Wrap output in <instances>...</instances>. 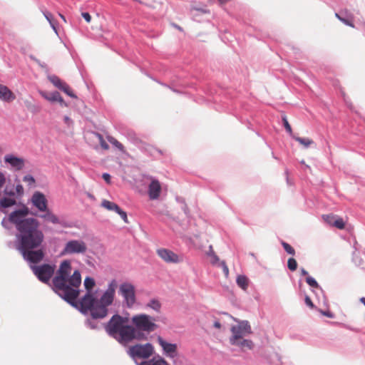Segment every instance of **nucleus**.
<instances>
[{
  "label": "nucleus",
  "instance_id": "6",
  "mask_svg": "<svg viewBox=\"0 0 365 365\" xmlns=\"http://www.w3.org/2000/svg\"><path fill=\"white\" fill-rule=\"evenodd\" d=\"M157 319L147 314H138L132 317V326L135 328V332L151 333L158 329L156 324Z\"/></svg>",
  "mask_w": 365,
  "mask_h": 365
},
{
  "label": "nucleus",
  "instance_id": "40",
  "mask_svg": "<svg viewBox=\"0 0 365 365\" xmlns=\"http://www.w3.org/2000/svg\"><path fill=\"white\" fill-rule=\"evenodd\" d=\"M6 183V176L4 173L0 171V189L2 188V187Z\"/></svg>",
  "mask_w": 365,
  "mask_h": 365
},
{
  "label": "nucleus",
  "instance_id": "36",
  "mask_svg": "<svg viewBox=\"0 0 365 365\" xmlns=\"http://www.w3.org/2000/svg\"><path fill=\"white\" fill-rule=\"evenodd\" d=\"M98 139H99V142H100V145L101 146V148L103 149V150H108L109 149V145H108V143L104 140L103 136L100 134H98Z\"/></svg>",
  "mask_w": 365,
  "mask_h": 365
},
{
  "label": "nucleus",
  "instance_id": "13",
  "mask_svg": "<svg viewBox=\"0 0 365 365\" xmlns=\"http://www.w3.org/2000/svg\"><path fill=\"white\" fill-rule=\"evenodd\" d=\"M156 252L158 257L167 263L175 264L182 260L181 257L168 249L160 248L157 250Z\"/></svg>",
  "mask_w": 365,
  "mask_h": 365
},
{
  "label": "nucleus",
  "instance_id": "14",
  "mask_svg": "<svg viewBox=\"0 0 365 365\" xmlns=\"http://www.w3.org/2000/svg\"><path fill=\"white\" fill-rule=\"evenodd\" d=\"M157 341L165 355L171 358H174L177 356V344L167 342L160 336L157 337Z\"/></svg>",
  "mask_w": 365,
  "mask_h": 365
},
{
  "label": "nucleus",
  "instance_id": "1",
  "mask_svg": "<svg viewBox=\"0 0 365 365\" xmlns=\"http://www.w3.org/2000/svg\"><path fill=\"white\" fill-rule=\"evenodd\" d=\"M28 214V208L24 207L12 212L9 217V221L15 225L19 232V250L37 249L44 240L38 221L32 217L25 218Z\"/></svg>",
  "mask_w": 365,
  "mask_h": 365
},
{
  "label": "nucleus",
  "instance_id": "46",
  "mask_svg": "<svg viewBox=\"0 0 365 365\" xmlns=\"http://www.w3.org/2000/svg\"><path fill=\"white\" fill-rule=\"evenodd\" d=\"M4 193H5L6 195H10V196H13V195H14V191H12V190L9 191L7 187H6V188H5V190H4Z\"/></svg>",
  "mask_w": 365,
  "mask_h": 365
},
{
  "label": "nucleus",
  "instance_id": "28",
  "mask_svg": "<svg viewBox=\"0 0 365 365\" xmlns=\"http://www.w3.org/2000/svg\"><path fill=\"white\" fill-rule=\"evenodd\" d=\"M139 365H168L165 360L163 359H152L149 361H142Z\"/></svg>",
  "mask_w": 365,
  "mask_h": 365
},
{
  "label": "nucleus",
  "instance_id": "5",
  "mask_svg": "<svg viewBox=\"0 0 365 365\" xmlns=\"http://www.w3.org/2000/svg\"><path fill=\"white\" fill-rule=\"evenodd\" d=\"M117 282L113 279L109 284L108 289L105 291L100 299L96 304V308L93 312V319H103L108 314V307L113 302Z\"/></svg>",
  "mask_w": 365,
  "mask_h": 365
},
{
  "label": "nucleus",
  "instance_id": "8",
  "mask_svg": "<svg viewBox=\"0 0 365 365\" xmlns=\"http://www.w3.org/2000/svg\"><path fill=\"white\" fill-rule=\"evenodd\" d=\"M87 245L83 240H71L65 244L61 255H83L87 251Z\"/></svg>",
  "mask_w": 365,
  "mask_h": 365
},
{
  "label": "nucleus",
  "instance_id": "3",
  "mask_svg": "<svg viewBox=\"0 0 365 365\" xmlns=\"http://www.w3.org/2000/svg\"><path fill=\"white\" fill-rule=\"evenodd\" d=\"M128 322V318L115 314L106 325V331L119 343L126 345L133 339H140V335L135 334V328Z\"/></svg>",
  "mask_w": 365,
  "mask_h": 365
},
{
  "label": "nucleus",
  "instance_id": "30",
  "mask_svg": "<svg viewBox=\"0 0 365 365\" xmlns=\"http://www.w3.org/2000/svg\"><path fill=\"white\" fill-rule=\"evenodd\" d=\"M108 140L115 147H116L119 150L124 152V147L123 145L118 141L115 138H114L112 136H107Z\"/></svg>",
  "mask_w": 365,
  "mask_h": 365
},
{
  "label": "nucleus",
  "instance_id": "39",
  "mask_svg": "<svg viewBox=\"0 0 365 365\" xmlns=\"http://www.w3.org/2000/svg\"><path fill=\"white\" fill-rule=\"evenodd\" d=\"M44 16H45L46 19L49 21L50 24L53 28V29H55V25L53 24L52 14L49 12H46V13H44Z\"/></svg>",
  "mask_w": 365,
  "mask_h": 365
},
{
  "label": "nucleus",
  "instance_id": "25",
  "mask_svg": "<svg viewBox=\"0 0 365 365\" xmlns=\"http://www.w3.org/2000/svg\"><path fill=\"white\" fill-rule=\"evenodd\" d=\"M292 138H294L296 141H297L304 148H309V146L314 144V141L308 138H301L294 135H292Z\"/></svg>",
  "mask_w": 365,
  "mask_h": 365
},
{
  "label": "nucleus",
  "instance_id": "26",
  "mask_svg": "<svg viewBox=\"0 0 365 365\" xmlns=\"http://www.w3.org/2000/svg\"><path fill=\"white\" fill-rule=\"evenodd\" d=\"M237 284L243 290H247L249 285V279L245 275H239L237 277Z\"/></svg>",
  "mask_w": 365,
  "mask_h": 365
},
{
  "label": "nucleus",
  "instance_id": "37",
  "mask_svg": "<svg viewBox=\"0 0 365 365\" xmlns=\"http://www.w3.org/2000/svg\"><path fill=\"white\" fill-rule=\"evenodd\" d=\"M218 266H220L222 268V271L225 275L226 277L229 275V269L225 263V262L222 261L219 262Z\"/></svg>",
  "mask_w": 365,
  "mask_h": 365
},
{
  "label": "nucleus",
  "instance_id": "51",
  "mask_svg": "<svg viewBox=\"0 0 365 365\" xmlns=\"http://www.w3.org/2000/svg\"><path fill=\"white\" fill-rule=\"evenodd\" d=\"M230 0H218L219 3L220 4H226L227 2L230 1Z\"/></svg>",
  "mask_w": 365,
  "mask_h": 365
},
{
  "label": "nucleus",
  "instance_id": "21",
  "mask_svg": "<svg viewBox=\"0 0 365 365\" xmlns=\"http://www.w3.org/2000/svg\"><path fill=\"white\" fill-rule=\"evenodd\" d=\"M15 98V94L7 86L0 84V99L1 101L9 103Z\"/></svg>",
  "mask_w": 365,
  "mask_h": 365
},
{
  "label": "nucleus",
  "instance_id": "33",
  "mask_svg": "<svg viewBox=\"0 0 365 365\" xmlns=\"http://www.w3.org/2000/svg\"><path fill=\"white\" fill-rule=\"evenodd\" d=\"M306 282L312 287L318 288L319 284L312 277L307 276L306 278Z\"/></svg>",
  "mask_w": 365,
  "mask_h": 365
},
{
  "label": "nucleus",
  "instance_id": "38",
  "mask_svg": "<svg viewBox=\"0 0 365 365\" xmlns=\"http://www.w3.org/2000/svg\"><path fill=\"white\" fill-rule=\"evenodd\" d=\"M335 16L336 17L339 19L341 22H343L344 24L351 26V27H354V24L349 20L344 19V18H342L337 13L335 14Z\"/></svg>",
  "mask_w": 365,
  "mask_h": 365
},
{
  "label": "nucleus",
  "instance_id": "11",
  "mask_svg": "<svg viewBox=\"0 0 365 365\" xmlns=\"http://www.w3.org/2000/svg\"><path fill=\"white\" fill-rule=\"evenodd\" d=\"M96 302L97 300L92 293H86L79 301L81 311L83 313L89 311L93 317V312L96 308Z\"/></svg>",
  "mask_w": 365,
  "mask_h": 365
},
{
  "label": "nucleus",
  "instance_id": "53",
  "mask_svg": "<svg viewBox=\"0 0 365 365\" xmlns=\"http://www.w3.org/2000/svg\"><path fill=\"white\" fill-rule=\"evenodd\" d=\"M360 302H361V303H363V304H364V306H365V297H361V298L360 299Z\"/></svg>",
  "mask_w": 365,
  "mask_h": 365
},
{
  "label": "nucleus",
  "instance_id": "20",
  "mask_svg": "<svg viewBox=\"0 0 365 365\" xmlns=\"http://www.w3.org/2000/svg\"><path fill=\"white\" fill-rule=\"evenodd\" d=\"M32 202L40 211H46L47 209V200L43 194L36 192L32 196Z\"/></svg>",
  "mask_w": 365,
  "mask_h": 365
},
{
  "label": "nucleus",
  "instance_id": "29",
  "mask_svg": "<svg viewBox=\"0 0 365 365\" xmlns=\"http://www.w3.org/2000/svg\"><path fill=\"white\" fill-rule=\"evenodd\" d=\"M16 204L15 199L10 197H3L0 200V206L4 208L9 207Z\"/></svg>",
  "mask_w": 365,
  "mask_h": 365
},
{
  "label": "nucleus",
  "instance_id": "19",
  "mask_svg": "<svg viewBox=\"0 0 365 365\" xmlns=\"http://www.w3.org/2000/svg\"><path fill=\"white\" fill-rule=\"evenodd\" d=\"M4 161L6 163L9 164L16 170H22L25 165V161L23 158L16 157L13 155H6L4 157Z\"/></svg>",
  "mask_w": 365,
  "mask_h": 365
},
{
  "label": "nucleus",
  "instance_id": "32",
  "mask_svg": "<svg viewBox=\"0 0 365 365\" xmlns=\"http://www.w3.org/2000/svg\"><path fill=\"white\" fill-rule=\"evenodd\" d=\"M282 245L284 247V250L289 255H294L295 250L288 243L285 242H282Z\"/></svg>",
  "mask_w": 365,
  "mask_h": 365
},
{
  "label": "nucleus",
  "instance_id": "12",
  "mask_svg": "<svg viewBox=\"0 0 365 365\" xmlns=\"http://www.w3.org/2000/svg\"><path fill=\"white\" fill-rule=\"evenodd\" d=\"M24 258L32 263H38L41 261L44 257V253L41 249H20Z\"/></svg>",
  "mask_w": 365,
  "mask_h": 365
},
{
  "label": "nucleus",
  "instance_id": "23",
  "mask_svg": "<svg viewBox=\"0 0 365 365\" xmlns=\"http://www.w3.org/2000/svg\"><path fill=\"white\" fill-rule=\"evenodd\" d=\"M45 214L41 215L40 217L44 219L46 221L51 222L53 224H60L59 218L55 215L51 210L46 209Z\"/></svg>",
  "mask_w": 365,
  "mask_h": 365
},
{
  "label": "nucleus",
  "instance_id": "45",
  "mask_svg": "<svg viewBox=\"0 0 365 365\" xmlns=\"http://www.w3.org/2000/svg\"><path fill=\"white\" fill-rule=\"evenodd\" d=\"M305 303L307 304V305H308L309 307H310L312 308L314 307V304H313L311 299L309 297H306Z\"/></svg>",
  "mask_w": 365,
  "mask_h": 365
},
{
  "label": "nucleus",
  "instance_id": "16",
  "mask_svg": "<svg viewBox=\"0 0 365 365\" xmlns=\"http://www.w3.org/2000/svg\"><path fill=\"white\" fill-rule=\"evenodd\" d=\"M49 81L53 84V86L58 89L63 91L65 93L72 98H76L73 92L65 82L62 81L58 76H51L48 78Z\"/></svg>",
  "mask_w": 365,
  "mask_h": 365
},
{
  "label": "nucleus",
  "instance_id": "2",
  "mask_svg": "<svg viewBox=\"0 0 365 365\" xmlns=\"http://www.w3.org/2000/svg\"><path fill=\"white\" fill-rule=\"evenodd\" d=\"M71 263L66 259L61 262L56 275L52 279L53 291L66 302L76 306V299L79 296V287L81 284V275L79 270L71 273Z\"/></svg>",
  "mask_w": 365,
  "mask_h": 365
},
{
  "label": "nucleus",
  "instance_id": "10",
  "mask_svg": "<svg viewBox=\"0 0 365 365\" xmlns=\"http://www.w3.org/2000/svg\"><path fill=\"white\" fill-rule=\"evenodd\" d=\"M31 269L37 278L43 283H48L55 272V266L48 264L35 265Z\"/></svg>",
  "mask_w": 365,
  "mask_h": 365
},
{
  "label": "nucleus",
  "instance_id": "17",
  "mask_svg": "<svg viewBox=\"0 0 365 365\" xmlns=\"http://www.w3.org/2000/svg\"><path fill=\"white\" fill-rule=\"evenodd\" d=\"M161 184L154 178H151L150 183L148 185V196L150 200H157L159 198L161 193Z\"/></svg>",
  "mask_w": 365,
  "mask_h": 365
},
{
  "label": "nucleus",
  "instance_id": "27",
  "mask_svg": "<svg viewBox=\"0 0 365 365\" xmlns=\"http://www.w3.org/2000/svg\"><path fill=\"white\" fill-rule=\"evenodd\" d=\"M83 284L87 293H91V290L96 286V282L92 277H86L84 279Z\"/></svg>",
  "mask_w": 365,
  "mask_h": 365
},
{
  "label": "nucleus",
  "instance_id": "9",
  "mask_svg": "<svg viewBox=\"0 0 365 365\" xmlns=\"http://www.w3.org/2000/svg\"><path fill=\"white\" fill-rule=\"evenodd\" d=\"M119 294L123 297L124 303L132 308L136 302L135 288L130 282L122 283L119 287Z\"/></svg>",
  "mask_w": 365,
  "mask_h": 365
},
{
  "label": "nucleus",
  "instance_id": "24",
  "mask_svg": "<svg viewBox=\"0 0 365 365\" xmlns=\"http://www.w3.org/2000/svg\"><path fill=\"white\" fill-rule=\"evenodd\" d=\"M145 308L151 309L157 313H160L162 307L160 302L157 299H151L145 304Z\"/></svg>",
  "mask_w": 365,
  "mask_h": 365
},
{
  "label": "nucleus",
  "instance_id": "44",
  "mask_svg": "<svg viewBox=\"0 0 365 365\" xmlns=\"http://www.w3.org/2000/svg\"><path fill=\"white\" fill-rule=\"evenodd\" d=\"M16 190L19 195H22L24 192L23 186L21 185H17L16 187Z\"/></svg>",
  "mask_w": 365,
  "mask_h": 365
},
{
  "label": "nucleus",
  "instance_id": "4",
  "mask_svg": "<svg viewBox=\"0 0 365 365\" xmlns=\"http://www.w3.org/2000/svg\"><path fill=\"white\" fill-rule=\"evenodd\" d=\"M237 324L231 327V336L230 337V343L238 346L242 351L251 350L254 347V343L252 340L245 339L252 333L251 326L248 321L237 320Z\"/></svg>",
  "mask_w": 365,
  "mask_h": 365
},
{
  "label": "nucleus",
  "instance_id": "49",
  "mask_svg": "<svg viewBox=\"0 0 365 365\" xmlns=\"http://www.w3.org/2000/svg\"><path fill=\"white\" fill-rule=\"evenodd\" d=\"M301 274L303 276H308V272L307 270H305L304 268L301 269Z\"/></svg>",
  "mask_w": 365,
  "mask_h": 365
},
{
  "label": "nucleus",
  "instance_id": "31",
  "mask_svg": "<svg viewBox=\"0 0 365 365\" xmlns=\"http://www.w3.org/2000/svg\"><path fill=\"white\" fill-rule=\"evenodd\" d=\"M287 267L290 271H295L297 268V262L294 258H289L287 261Z\"/></svg>",
  "mask_w": 365,
  "mask_h": 365
},
{
  "label": "nucleus",
  "instance_id": "7",
  "mask_svg": "<svg viewBox=\"0 0 365 365\" xmlns=\"http://www.w3.org/2000/svg\"><path fill=\"white\" fill-rule=\"evenodd\" d=\"M154 353V347L150 343L137 344L128 348V354L133 359H148Z\"/></svg>",
  "mask_w": 365,
  "mask_h": 365
},
{
  "label": "nucleus",
  "instance_id": "50",
  "mask_svg": "<svg viewBox=\"0 0 365 365\" xmlns=\"http://www.w3.org/2000/svg\"><path fill=\"white\" fill-rule=\"evenodd\" d=\"M214 327L217 329H220L221 327V324L218 321L215 322Z\"/></svg>",
  "mask_w": 365,
  "mask_h": 365
},
{
  "label": "nucleus",
  "instance_id": "41",
  "mask_svg": "<svg viewBox=\"0 0 365 365\" xmlns=\"http://www.w3.org/2000/svg\"><path fill=\"white\" fill-rule=\"evenodd\" d=\"M210 262L214 265H217V264L218 265V264L220 262L218 257L215 254L211 255V261Z\"/></svg>",
  "mask_w": 365,
  "mask_h": 365
},
{
  "label": "nucleus",
  "instance_id": "54",
  "mask_svg": "<svg viewBox=\"0 0 365 365\" xmlns=\"http://www.w3.org/2000/svg\"><path fill=\"white\" fill-rule=\"evenodd\" d=\"M1 224L4 226V220L2 221Z\"/></svg>",
  "mask_w": 365,
  "mask_h": 365
},
{
  "label": "nucleus",
  "instance_id": "35",
  "mask_svg": "<svg viewBox=\"0 0 365 365\" xmlns=\"http://www.w3.org/2000/svg\"><path fill=\"white\" fill-rule=\"evenodd\" d=\"M24 182L28 183V185L32 186L35 184V179L30 175H26L23 178Z\"/></svg>",
  "mask_w": 365,
  "mask_h": 365
},
{
  "label": "nucleus",
  "instance_id": "15",
  "mask_svg": "<svg viewBox=\"0 0 365 365\" xmlns=\"http://www.w3.org/2000/svg\"><path fill=\"white\" fill-rule=\"evenodd\" d=\"M322 219L329 225L335 227L339 230H343L345 227L344 220L337 215L333 214L323 215Z\"/></svg>",
  "mask_w": 365,
  "mask_h": 365
},
{
  "label": "nucleus",
  "instance_id": "47",
  "mask_svg": "<svg viewBox=\"0 0 365 365\" xmlns=\"http://www.w3.org/2000/svg\"><path fill=\"white\" fill-rule=\"evenodd\" d=\"M64 121L65 123L67 124V125H70L71 123H72V120L70 119L69 117L68 116H65L64 117Z\"/></svg>",
  "mask_w": 365,
  "mask_h": 365
},
{
  "label": "nucleus",
  "instance_id": "43",
  "mask_svg": "<svg viewBox=\"0 0 365 365\" xmlns=\"http://www.w3.org/2000/svg\"><path fill=\"white\" fill-rule=\"evenodd\" d=\"M102 177L107 183H110V175L108 173H103Z\"/></svg>",
  "mask_w": 365,
  "mask_h": 365
},
{
  "label": "nucleus",
  "instance_id": "52",
  "mask_svg": "<svg viewBox=\"0 0 365 365\" xmlns=\"http://www.w3.org/2000/svg\"><path fill=\"white\" fill-rule=\"evenodd\" d=\"M59 16L62 19V20L64 21V22H66V18L63 15L59 14Z\"/></svg>",
  "mask_w": 365,
  "mask_h": 365
},
{
  "label": "nucleus",
  "instance_id": "22",
  "mask_svg": "<svg viewBox=\"0 0 365 365\" xmlns=\"http://www.w3.org/2000/svg\"><path fill=\"white\" fill-rule=\"evenodd\" d=\"M41 95L47 101L54 103L58 102L62 106H66V103L63 101V98L61 96L60 93L57 91L48 93L46 92H41Z\"/></svg>",
  "mask_w": 365,
  "mask_h": 365
},
{
  "label": "nucleus",
  "instance_id": "18",
  "mask_svg": "<svg viewBox=\"0 0 365 365\" xmlns=\"http://www.w3.org/2000/svg\"><path fill=\"white\" fill-rule=\"evenodd\" d=\"M101 205L108 210L115 211L121 217L125 222L128 223V219L126 212L122 210L120 207L115 202L104 200L102 202Z\"/></svg>",
  "mask_w": 365,
  "mask_h": 365
},
{
  "label": "nucleus",
  "instance_id": "34",
  "mask_svg": "<svg viewBox=\"0 0 365 365\" xmlns=\"http://www.w3.org/2000/svg\"><path fill=\"white\" fill-rule=\"evenodd\" d=\"M282 120H283L284 126L286 130L289 133V135L292 137V135H294L293 134L292 127H291L290 124L289 123V122H288V120H287V118L285 116L283 117Z\"/></svg>",
  "mask_w": 365,
  "mask_h": 365
},
{
  "label": "nucleus",
  "instance_id": "42",
  "mask_svg": "<svg viewBox=\"0 0 365 365\" xmlns=\"http://www.w3.org/2000/svg\"><path fill=\"white\" fill-rule=\"evenodd\" d=\"M83 18L86 20V22L90 23L91 21V16L88 12H83L81 14Z\"/></svg>",
  "mask_w": 365,
  "mask_h": 365
},
{
  "label": "nucleus",
  "instance_id": "48",
  "mask_svg": "<svg viewBox=\"0 0 365 365\" xmlns=\"http://www.w3.org/2000/svg\"><path fill=\"white\" fill-rule=\"evenodd\" d=\"M322 314L329 318L333 317V314L330 312H323Z\"/></svg>",
  "mask_w": 365,
  "mask_h": 365
}]
</instances>
